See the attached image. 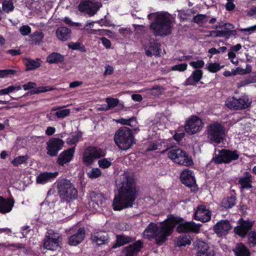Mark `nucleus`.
<instances>
[{
    "mask_svg": "<svg viewBox=\"0 0 256 256\" xmlns=\"http://www.w3.org/2000/svg\"><path fill=\"white\" fill-rule=\"evenodd\" d=\"M180 179L182 183L188 187L193 186L196 184L194 172L188 169H185L182 172Z\"/></svg>",
    "mask_w": 256,
    "mask_h": 256,
    "instance_id": "18",
    "label": "nucleus"
},
{
    "mask_svg": "<svg viewBox=\"0 0 256 256\" xmlns=\"http://www.w3.org/2000/svg\"><path fill=\"white\" fill-rule=\"evenodd\" d=\"M148 50H146V54L148 56H152V55L156 56H160L161 50V44L158 42L156 39H150L148 43Z\"/></svg>",
    "mask_w": 256,
    "mask_h": 256,
    "instance_id": "23",
    "label": "nucleus"
},
{
    "mask_svg": "<svg viewBox=\"0 0 256 256\" xmlns=\"http://www.w3.org/2000/svg\"><path fill=\"white\" fill-rule=\"evenodd\" d=\"M232 228L230 221L222 220L218 221L213 226L212 230L218 237L226 236Z\"/></svg>",
    "mask_w": 256,
    "mask_h": 256,
    "instance_id": "16",
    "label": "nucleus"
},
{
    "mask_svg": "<svg viewBox=\"0 0 256 256\" xmlns=\"http://www.w3.org/2000/svg\"><path fill=\"white\" fill-rule=\"evenodd\" d=\"M197 256H214V252L209 246L208 243L199 241L197 243Z\"/></svg>",
    "mask_w": 256,
    "mask_h": 256,
    "instance_id": "21",
    "label": "nucleus"
},
{
    "mask_svg": "<svg viewBox=\"0 0 256 256\" xmlns=\"http://www.w3.org/2000/svg\"><path fill=\"white\" fill-rule=\"evenodd\" d=\"M64 60V56L60 53L53 52L48 56L46 61L50 64L62 63Z\"/></svg>",
    "mask_w": 256,
    "mask_h": 256,
    "instance_id": "32",
    "label": "nucleus"
},
{
    "mask_svg": "<svg viewBox=\"0 0 256 256\" xmlns=\"http://www.w3.org/2000/svg\"><path fill=\"white\" fill-rule=\"evenodd\" d=\"M221 68L220 64L218 63H212L209 64L207 69L208 70L212 73H215L219 71Z\"/></svg>",
    "mask_w": 256,
    "mask_h": 256,
    "instance_id": "52",
    "label": "nucleus"
},
{
    "mask_svg": "<svg viewBox=\"0 0 256 256\" xmlns=\"http://www.w3.org/2000/svg\"><path fill=\"white\" fill-rule=\"evenodd\" d=\"M143 246V242L141 240H138L132 244L124 248L122 253L125 256H134V255L140 251Z\"/></svg>",
    "mask_w": 256,
    "mask_h": 256,
    "instance_id": "22",
    "label": "nucleus"
},
{
    "mask_svg": "<svg viewBox=\"0 0 256 256\" xmlns=\"http://www.w3.org/2000/svg\"><path fill=\"white\" fill-rule=\"evenodd\" d=\"M100 40L102 42V44L106 48H110L112 43L110 40L108 39L105 37H102L100 38Z\"/></svg>",
    "mask_w": 256,
    "mask_h": 256,
    "instance_id": "63",
    "label": "nucleus"
},
{
    "mask_svg": "<svg viewBox=\"0 0 256 256\" xmlns=\"http://www.w3.org/2000/svg\"><path fill=\"white\" fill-rule=\"evenodd\" d=\"M148 148H146L147 152H151L157 150H160L162 146L161 142L158 141H152L148 142Z\"/></svg>",
    "mask_w": 256,
    "mask_h": 256,
    "instance_id": "44",
    "label": "nucleus"
},
{
    "mask_svg": "<svg viewBox=\"0 0 256 256\" xmlns=\"http://www.w3.org/2000/svg\"><path fill=\"white\" fill-rule=\"evenodd\" d=\"M106 102L108 104L107 108L105 109L104 108L103 110H104L112 109L117 106L119 104V100L118 98H106Z\"/></svg>",
    "mask_w": 256,
    "mask_h": 256,
    "instance_id": "46",
    "label": "nucleus"
},
{
    "mask_svg": "<svg viewBox=\"0 0 256 256\" xmlns=\"http://www.w3.org/2000/svg\"><path fill=\"white\" fill-rule=\"evenodd\" d=\"M188 64L186 63L176 64L172 68V70L174 71L184 72L186 70Z\"/></svg>",
    "mask_w": 256,
    "mask_h": 256,
    "instance_id": "57",
    "label": "nucleus"
},
{
    "mask_svg": "<svg viewBox=\"0 0 256 256\" xmlns=\"http://www.w3.org/2000/svg\"><path fill=\"white\" fill-rule=\"evenodd\" d=\"M90 239L92 242H96L98 246L106 244L110 242L108 234L104 231H99L92 234Z\"/></svg>",
    "mask_w": 256,
    "mask_h": 256,
    "instance_id": "20",
    "label": "nucleus"
},
{
    "mask_svg": "<svg viewBox=\"0 0 256 256\" xmlns=\"http://www.w3.org/2000/svg\"><path fill=\"white\" fill-rule=\"evenodd\" d=\"M20 32L24 36H28L31 32V28L28 25L22 26L20 28Z\"/></svg>",
    "mask_w": 256,
    "mask_h": 256,
    "instance_id": "59",
    "label": "nucleus"
},
{
    "mask_svg": "<svg viewBox=\"0 0 256 256\" xmlns=\"http://www.w3.org/2000/svg\"><path fill=\"white\" fill-rule=\"evenodd\" d=\"M202 76L203 72L201 70H194L191 75L185 80L184 85L186 86L196 85L202 78Z\"/></svg>",
    "mask_w": 256,
    "mask_h": 256,
    "instance_id": "27",
    "label": "nucleus"
},
{
    "mask_svg": "<svg viewBox=\"0 0 256 256\" xmlns=\"http://www.w3.org/2000/svg\"><path fill=\"white\" fill-rule=\"evenodd\" d=\"M28 156H18L14 158L12 161V164L14 166H18L19 165L23 164L25 163L28 160Z\"/></svg>",
    "mask_w": 256,
    "mask_h": 256,
    "instance_id": "47",
    "label": "nucleus"
},
{
    "mask_svg": "<svg viewBox=\"0 0 256 256\" xmlns=\"http://www.w3.org/2000/svg\"><path fill=\"white\" fill-rule=\"evenodd\" d=\"M180 220H181L180 217L170 215L160 224L158 226L159 236L156 239V244L158 245L162 246L166 241L168 237L172 234L176 223H178Z\"/></svg>",
    "mask_w": 256,
    "mask_h": 256,
    "instance_id": "3",
    "label": "nucleus"
},
{
    "mask_svg": "<svg viewBox=\"0 0 256 256\" xmlns=\"http://www.w3.org/2000/svg\"><path fill=\"white\" fill-rule=\"evenodd\" d=\"M212 213L204 205L198 206L194 214V218L196 220L205 222L211 219Z\"/></svg>",
    "mask_w": 256,
    "mask_h": 256,
    "instance_id": "17",
    "label": "nucleus"
},
{
    "mask_svg": "<svg viewBox=\"0 0 256 256\" xmlns=\"http://www.w3.org/2000/svg\"><path fill=\"white\" fill-rule=\"evenodd\" d=\"M248 244L250 247L256 246V232L252 230L248 234Z\"/></svg>",
    "mask_w": 256,
    "mask_h": 256,
    "instance_id": "43",
    "label": "nucleus"
},
{
    "mask_svg": "<svg viewBox=\"0 0 256 256\" xmlns=\"http://www.w3.org/2000/svg\"><path fill=\"white\" fill-rule=\"evenodd\" d=\"M15 90L14 86H10L6 88L0 90V95L8 94Z\"/></svg>",
    "mask_w": 256,
    "mask_h": 256,
    "instance_id": "62",
    "label": "nucleus"
},
{
    "mask_svg": "<svg viewBox=\"0 0 256 256\" xmlns=\"http://www.w3.org/2000/svg\"><path fill=\"white\" fill-rule=\"evenodd\" d=\"M92 2L89 0L81 2L78 6V10L81 12L85 13L89 6H92Z\"/></svg>",
    "mask_w": 256,
    "mask_h": 256,
    "instance_id": "50",
    "label": "nucleus"
},
{
    "mask_svg": "<svg viewBox=\"0 0 256 256\" xmlns=\"http://www.w3.org/2000/svg\"><path fill=\"white\" fill-rule=\"evenodd\" d=\"M56 201V196H46L44 200L42 202V204H46L48 206H50L52 204H54Z\"/></svg>",
    "mask_w": 256,
    "mask_h": 256,
    "instance_id": "60",
    "label": "nucleus"
},
{
    "mask_svg": "<svg viewBox=\"0 0 256 256\" xmlns=\"http://www.w3.org/2000/svg\"><path fill=\"white\" fill-rule=\"evenodd\" d=\"M61 247L60 245V240L58 238L46 236L43 244V247L39 248L38 252L44 254L46 252V250H60Z\"/></svg>",
    "mask_w": 256,
    "mask_h": 256,
    "instance_id": "15",
    "label": "nucleus"
},
{
    "mask_svg": "<svg viewBox=\"0 0 256 256\" xmlns=\"http://www.w3.org/2000/svg\"><path fill=\"white\" fill-rule=\"evenodd\" d=\"M202 120L198 116H192L186 121L184 126L185 131L188 134H194L202 130Z\"/></svg>",
    "mask_w": 256,
    "mask_h": 256,
    "instance_id": "14",
    "label": "nucleus"
},
{
    "mask_svg": "<svg viewBox=\"0 0 256 256\" xmlns=\"http://www.w3.org/2000/svg\"><path fill=\"white\" fill-rule=\"evenodd\" d=\"M64 144V141L57 138H52L46 142V154L50 156H58V152L62 150Z\"/></svg>",
    "mask_w": 256,
    "mask_h": 256,
    "instance_id": "11",
    "label": "nucleus"
},
{
    "mask_svg": "<svg viewBox=\"0 0 256 256\" xmlns=\"http://www.w3.org/2000/svg\"><path fill=\"white\" fill-rule=\"evenodd\" d=\"M118 193L115 194L112 202V208L114 211L132 208L137 198L140 188L136 186L132 176H125L120 183L117 184Z\"/></svg>",
    "mask_w": 256,
    "mask_h": 256,
    "instance_id": "1",
    "label": "nucleus"
},
{
    "mask_svg": "<svg viewBox=\"0 0 256 256\" xmlns=\"http://www.w3.org/2000/svg\"><path fill=\"white\" fill-rule=\"evenodd\" d=\"M171 18V14L168 12H157L150 28L155 36L164 37L170 35L174 28V24Z\"/></svg>",
    "mask_w": 256,
    "mask_h": 256,
    "instance_id": "2",
    "label": "nucleus"
},
{
    "mask_svg": "<svg viewBox=\"0 0 256 256\" xmlns=\"http://www.w3.org/2000/svg\"><path fill=\"white\" fill-rule=\"evenodd\" d=\"M74 152L75 147L64 150L59 155L57 159V163L59 165L63 166L64 164L70 162L74 157Z\"/></svg>",
    "mask_w": 256,
    "mask_h": 256,
    "instance_id": "19",
    "label": "nucleus"
},
{
    "mask_svg": "<svg viewBox=\"0 0 256 256\" xmlns=\"http://www.w3.org/2000/svg\"><path fill=\"white\" fill-rule=\"evenodd\" d=\"M85 237V230L84 228H79L78 232L70 236L68 244L70 246H76L80 244Z\"/></svg>",
    "mask_w": 256,
    "mask_h": 256,
    "instance_id": "28",
    "label": "nucleus"
},
{
    "mask_svg": "<svg viewBox=\"0 0 256 256\" xmlns=\"http://www.w3.org/2000/svg\"><path fill=\"white\" fill-rule=\"evenodd\" d=\"M159 236L158 227L154 222H150L144 232V237L148 240L156 239Z\"/></svg>",
    "mask_w": 256,
    "mask_h": 256,
    "instance_id": "25",
    "label": "nucleus"
},
{
    "mask_svg": "<svg viewBox=\"0 0 256 256\" xmlns=\"http://www.w3.org/2000/svg\"><path fill=\"white\" fill-rule=\"evenodd\" d=\"M36 84L35 82H30L24 84L22 86L24 90H27L32 88H34L36 87Z\"/></svg>",
    "mask_w": 256,
    "mask_h": 256,
    "instance_id": "64",
    "label": "nucleus"
},
{
    "mask_svg": "<svg viewBox=\"0 0 256 256\" xmlns=\"http://www.w3.org/2000/svg\"><path fill=\"white\" fill-rule=\"evenodd\" d=\"M184 220L181 218L178 223H176L178 226L176 231L178 234L193 232L198 234L200 232V224H196L194 222H183Z\"/></svg>",
    "mask_w": 256,
    "mask_h": 256,
    "instance_id": "12",
    "label": "nucleus"
},
{
    "mask_svg": "<svg viewBox=\"0 0 256 256\" xmlns=\"http://www.w3.org/2000/svg\"><path fill=\"white\" fill-rule=\"evenodd\" d=\"M252 103L248 98L246 96H241L238 98L234 96L228 98L226 101V105L230 109L234 110H242L248 108Z\"/></svg>",
    "mask_w": 256,
    "mask_h": 256,
    "instance_id": "9",
    "label": "nucleus"
},
{
    "mask_svg": "<svg viewBox=\"0 0 256 256\" xmlns=\"http://www.w3.org/2000/svg\"><path fill=\"white\" fill-rule=\"evenodd\" d=\"M238 30L240 32H243L244 35H249L256 30V26H252L245 28H238Z\"/></svg>",
    "mask_w": 256,
    "mask_h": 256,
    "instance_id": "58",
    "label": "nucleus"
},
{
    "mask_svg": "<svg viewBox=\"0 0 256 256\" xmlns=\"http://www.w3.org/2000/svg\"><path fill=\"white\" fill-rule=\"evenodd\" d=\"M238 225L234 228V232L235 234L244 238L252 228L254 224V221L250 220L248 219L245 220L242 218H240L238 220Z\"/></svg>",
    "mask_w": 256,
    "mask_h": 256,
    "instance_id": "13",
    "label": "nucleus"
},
{
    "mask_svg": "<svg viewBox=\"0 0 256 256\" xmlns=\"http://www.w3.org/2000/svg\"><path fill=\"white\" fill-rule=\"evenodd\" d=\"M102 172L98 168H92L88 173V175L90 178H96L100 176Z\"/></svg>",
    "mask_w": 256,
    "mask_h": 256,
    "instance_id": "51",
    "label": "nucleus"
},
{
    "mask_svg": "<svg viewBox=\"0 0 256 256\" xmlns=\"http://www.w3.org/2000/svg\"><path fill=\"white\" fill-rule=\"evenodd\" d=\"M236 198L234 195H232L224 198L222 202V206L227 210L232 208L235 205Z\"/></svg>",
    "mask_w": 256,
    "mask_h": 256,
    "instance_id": "37",
    "label": "nucleus"
},
{
    "mask_svg": "<svg viewBox=\"0 0 256 256\" xmlns=\"http://www.w3.org/2000/svg\"><path fill=\"white\" fill-rule=\"evenodd\" d=\"M57 190L62 202L67 203L78 198V190L71 182L62 178L57 182Z\"/></svg>",
    "mask_w": 256,
    "mask_h": 256,
    "instance_id": "4",
    "label": "nucleus"
},
{
    "mask_svg": "<svg viewBox=\"0 0 256 256\" xmlns=\"http://www.w3.org/2000/svg\"><path fill=\"white\" fill-rule=\"evenodd\" d=\"M70 114V110L68 109H64L56 112V115L57 118H62L68 116Z\"/></svg>",
    "mask_w": 256,
    "mask_h": 256,
    "instance_id": "54",
    "label": "nucleus"
},
{
    "mask_svg": "<svg viewBox=\"0 0 256 256\" xmlns=\"http://www.w3.org/2000/svg\"><path fill=\"white\" fill-rule=\"evenodd\" d=\"M190 65L196 70H199L204 66V62L203 60H198L190 62Z\"/></svg>",
    "mask_w": 256,
    "mask_h": 256,
    "instance_id": "53",
    "label": "nucleus"
},
{
    "mask_svg": "<svg viewBox=\"0 0 256 256\" xmlns=\"http://www.w3.org/2000/svg\"><path fill=\"white\" fill-rule=\"evenodd\" d=\"M104 156L105 153L102 148L90 146L84 150L82 159L84 163L90 164L93 162L94 159L100 158Z\"/></svg>",
    "mask_w": 256,
    "mask_h": 256,
    "instance_id": "10",
    "label": "nucleus"
},
{
    "mask_svg": "<svg viewBox=\"0 0 256 256\" xmlns=\"http://www.w3.org/2000/svg\"><path fill=\"white\" fill-rule=\"evenodd\" d=\"M14 198H4L0 196V212L6 214L10 212L14 206Z\"/></svg>",
    "mask_w": 256,
    "mask_h": 256,
    "instance_id": "26",
    "label": "nucleus"
},
{
    "mask_svg": "<svg viewBox=\"0 0 256 256\" xmlns=\"http://www.w3.org/2000/svg\"><path fill=\"white\" fill-rule=\"evenodd\" d=\"M114 141L121 150H127L134 142V136L132 130L126 126L119 128L114 136Z\"/></svg>",
    "mask_w": 256,
    "mask_h": 256,
    "instance_id": "5",
    "label": "nucleus"
},
{
    "mask_svg": "<svg viewBox=\"0 0 256 256\" xmlns=\"http://www.w3.org/2000/svg\"><path fill=\"white\" fill-rule=\"evenodd\" d=\"M218 154H214L210 162L215 164H229L232 161L236 160L239 158V152L236 150L222 148L218 150Z\"/></svg>",
    "mask_w": 256,
    "mask_h": 256,
    "instance_id": "6",
    "label": "nucleus"
},
{
    "mask_svg": "<svg viewBox=\"0 0 256 256\" xmlns=\"http://www.w3.org/2000/svg\"><path fill=\"white\" fill-rule=\"evenodd\" d=\"M191 244V238L189 235H182L176 238L174 246L176 247L185 246Z\"/></svg>",
    "mask_w": 256,
    "mask_h": 256,
    "instance_id": "34",
    "label": "nucleus"
},
{
    "mask_svg": "<svg viewBox=\"0 0 256 256\" xmlns=\"http://www.w3.org/2000/svg\"><path fill=\"white\" fill-rule=\"evenodd\" d=\"M16 73V71L14 70L6 69L0 70V78H5L10 75H14Z\"/></svg>",
    "mask_w": 256,
    "mask_h": 256,
    "instance_id": "55",
    "label": "nucleus"
},
{
    "mask_svg": "<svg viewBox=\"0 0 256 256\" xmlns=\"http://www.w3.org/2000/svg\"><path fill=\"white\" fill-rule=\"evenodd\" d=\"M31 37L34 38L35 42H40L44 38V34L42 32L36 31L31 35Z\"/></svg>",
    "mask_w": 256,
    "mask_h": 256,
    "instance_id": "56",
    "label": "nucleus"
},
{
    "mask_svg": "<svg viewBox=\"0 0 256 256\" xmlns=\"http://www.w3.org/2000/svg\"><path fill=\"white\" fill-rule=\"evenodd\" d=\"M56 34L58 40L65 42L70 37L71 30L68 28L60 26L56 29Z\"/></svg>",
    "mask_w": 256,
    "mask_h": 256,
    "instance_id": "31",
    "label": "nucleus"
},
{
    "mask_svg": "<svg viewBox=\"0 0 256 256\" xmlns=\"http://www.w3.org/2000/svg\"><path fill=\"white\" fill-rule=\"evenodd\" d=\"M58 172H43L40 174L36 178V182L40 184H44L48 182H51L58 175Z\"/></svg>",
    "mask_w": 256,
    "mask_h": 256,
    "instance_id": "30",
    "label": "nucleus"
},
{
    "mask_svg": "<svg viewBox=\"0 0 256 256\" xmlns=\"http://www.w3.org/2000/svg\"><path fill=\"white\" fill-rule=\"evenodd\" d=\"M97 9L93 2L92 3V6H90L86 12L84 14H88L90 16H93L96 12Z\"/></svg>",
    "mask_w": 256,
    "mask_h": 256,
    "instance_id": "61",
    "label": "nucleus"
},
{
    "mask_svg": "<svg viewBox=\"0 0 256 256\" xmlns=\"http://www.w3.org/2000/svg\"><path fill=\"white\" fill-rule=\"evenodd\" d=\"M2 10L6 13H9L14 10L13 2L12 0H4L2 4Z\"/></svg>",
    "mask_w": 256,
    "mask_h": 256,
    "instance_id": "42",
    "label": "nucleus"
},
{
    "mask_svg": "<svg viewBox=\"0 0 256 256\" xmlns=\"http://www.w3.org/2000/svg\"><path fill=\"white\" fill-rule=\"evenodd\" d=\"M252 175L249 172H246L243 176L238 178V184L241 190H248L252 188Z\"/></svg>",
    "mask_w": 256,
    "mask_h": 256,
    "instance_id": "24",
    "label": "nucleus"
},
{
    "mask_svg": "<svg viewBox=\"0 0 256 256\" xmlns=\"http://www.w3.org/2000/svg\"><path fill=\"white\" fill-rule=\"evenodd\" d=\"M4 247L8 248L10 250L14 251L16 249H24V252L26 254H28V250L25 247V244L17 243L6 244L0 243V247Z\"/></svg>",
    "mask_w": 256,
    "mask_h": 256,
    "instance_id": "36",
    "label": "nucleus"
},
{
    "mask_svg": "<svg viewBox=\"0 0 256 256\" xmlns=\"http://www.w3.org/2000/svg\"><path fill=\"white\" fill-rule=\"evenodd\" d=\"M236 256H250V252L248 248L242 243H238L233 250Z\"/></svg>",
    "mask_w": 256,
    "mask_h": 256,
    "instance_id": "33",
    "label": "nucleus"
},
{
    "mask_svg": "<svg viewBox=\"0 0 256 256\" xmlns=\"http://www.w3.org/2000/svg\"><path fill=\"white\" fill-rule=\"evenodd\" d=\"M134 240L135 239L134 238L124 234H118L116 236V242L112 245V248H116Z\"/></svg>",
    "mask_w": 256,
    "mask_h": 256,
    "instance_id": "29",
    "label": "nucleus"
},
{
    "mask_svg": "<svg viewBox=\"0 0 256 256\" xmlns=\"http://www.w3.org/2000/svg\"><path fill=\"white\" fill-rule=\"evenodd\" d=\"M208 138L212 143L219 144L222 142L226 136V129L219 122H214L207 126Z\"/></svg>",
    "mask_w": 256,
    "mask_h": 256,
    "instance_id": "7",
    "label": "nucleus"
},
{
    "mask_svg": "<svg viewBox=\"0 0 256 256\" xmlns=\"http://www.w3.org/2000/svg\"><path fill=\"white\" fill-rule=\"evenodd\" d=\"M168 156L174 162L180 165L190 166L193 164L192 160L187 152L180 148L173 149L168 152Z\"/></svg>",
    "mask_w": 256,
    "mask_h": 256,
    "instance_id": "8",
    "label": "nucleus"
},
{
    "mask_svg": "<svg viewBox=\"0 0 256 256\" xmlns=\"http://www.w3.org/2000/svg\"><path fill=\"white\" fill-rule=\"evenodd\" d=\"M113 160V158H104L98 161V164L99 166L103 169L108 168L112 165L111 161Z\"/></svg>",
    "mask_w": 256,
    "mask_h": 256,
    "instance_id": "48",
    "label": "nucleus"
},
{
    "mask_svg": "<svg viewBox=\"0 0 256 256\" xmlns=\"http://www.w3.org/2000/svg\"><path fill=\"white\" fill-rule=\"evenodd\" d=\"M82 136V132L80 131L76 132V134L72 136V138H68L66 140V143L68 145H75Z\"/></svg>",
    "mask_w": 256,
    "mask_h": 256,
    "instance_id": "45",
    "label": "nucleus"
},
{
    "mask_svg": "<svg viewBox=\"0 0 256 256\" xmlns=\"http://www.w3.org/2000/svg\"><path fill=\"white\" fill-rule=\"evenodd\" d=\"M91 202L95 209L101 206L103 202L104 196L101 194H96L92 192L90 194Z\"/></svg>",
    "mask_w": 256,
    "mask_h": 256,
    "instance_id": "35",
    "label": "nucleus"
},
{
    "mask_svg": "<svg viewBox=\"0 0 256 256\" xmlns=\"http://www.w3.org/2000/svg\"><path fill=\"white\" fill-rule=\"evenodd\" d=\"M216 34L217 37L225 38L226 39H228L232 36H235L237 34V32L234 30H217L214 32Z\"/></svg>",
    "mask_w": 256,
    "mask_h": 256,
    "instance_id": "39",
    "label": "nucleus"
},
{
    "mask_svg": "<svg viewBox=\"0 0 256 256\" xmlns=\"http://www.w3.org/2000/svg\"><path fill=\"white\" fill-rule=\"evenodd\" d=\"M25 65L26 70H35L40 67V64L38 61L28 59L26 60Z\"/></svg>",
    "mask_w": 256,
    "mask_h": 256,
    "instance_id": "41",
    "label": "nucleus"
},
{
    "mask_svg": "<svg viewBox=\"0 0 256 256\" xmlns=\"http://www.w3.org/2000/svg\"><path fill=\"white\" fill-rule=\"evenodd\" d=\"M193 22L197 24H204L207 22V16L206 14H198L194 16Z\"/></svg>",
    "mask_w": 256,
    "mask_h": 256,
    "instance_id": "49",
    "label": "nucleus"
},
{
    "mask_svg": "<svg viewBox=\"0 0 256 256\" xmlns=\"http://www.w3.org/2000/svg\"><path fill=\"white\" fill-rule=\"evenodd\" d=\"M117 122L122 125L128 126L131 127L136 126L137 124L136 118L134 116L128 119L120 118L117 120Z\"/></svg>",
    "mask_w": 256,
    "mask_h": 256,
    "instance_id": "40",
    "label": "nucleus"
},
{
    "mask_svg": "<svg viewBox=\"0 0 256 256\" xmlns=\"http://www.w3.org/2000/svg\"><path fill=\"white\" fill-rule=\"evenodd\" d=\"M54 90V88L48 86H42L36 88L34 90H31L27 92L24 96H28L35 94H38L40 92H44L48 91H51Z\"/></svg>",
    "mask_w": 256,
    "mask_h": 256,
    "instance_id": "38",
    "label": "nucleus"
}]
</instances>
